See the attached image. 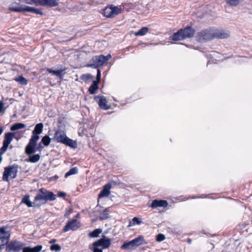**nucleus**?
I'll return each mask as SVG.
<instances>
[{"instance_id": "f257e3e1", "label": "nucleus", "mask_w": 252, "mask_h": 252, "mask_svg": "<svg viewBox=\"0 0 252 252\" xmlns=\"http://www.w3.org/2000/svg\"><path fill=\"white\" fill-rule=\"evenodd\" d=\"M24 244L17 241H11L6 246L5 250L8 252H18L23 250V252H40L42 246L38 245L34 248L30 247H24Z\"/></svg>"}, {"instance_id": "f03ea898", "label": "nucleus", "mask_w": 252, "mask_h": 252, "mask_svg": "<svg viewBox=\"0 0 252 252\" xmlns=\"http://www.w3.org/2000/svg\"><path fill=\"white\" fill-rule=\"evenodd\" d=\"M53 139L57 142L63 143L71 148L77 147L76 142L67 137L63 130L61 129L57 130L54 134Z\"/></svg>"}, {"instance_id": "7ed1b4c3", "label": "nucleus", "mask_w": 252, "mask_h": 252, "mask_svg": "<svg viewBox=\"0 0 252 252\" xmlns=\"http://www.w3.org/2000/svg\"><path fill=\"white\" fill-rule=\"evenodd\" d=\"M56 199V195L51 191L47 190L44 188H41L39 189L37 195L35 196L34 201H44L45 204L48 201H53Z\"/></svg>"}, {"instance_id": "20e7f679", "label": "nucleus", "mask_w": 252, "mask_h": 252, "mask_svg": "<svg viewBox=\"0 0 252 252\" xmlns=\"http://www.w3.org/2000/svg\"><path fill=\"white\" fill-rule=\"evenodd\" d=\"M111 57V55L108 54L107 56L101 55L99 56H94L91 61L90 63L87 65L88 67H91L94 68H96L99 66H102L104 63L107 62Z\"/></svg>"}, {"instance_id": "39448f33", "label": "nucleus", "mask_w": 252, "mask_h": 252, "mask_svg": "<svg viewBox=\"0 0 252 252\" xmlns=\"http://www.w3.org/2000/svg\"><path fill=\"white\" fill-rule=\"evenodd\" d=\"M18 165L14 164L4 168L2 175V180L5 181H8L9 178L14 179L17 176Z\"/></svg>"}, {"instance_id": "423d86ee", "label": "nucleus", "mask_w": 252, "mask_h": 252, "mask_svg": "<svg viewBox=\"0 0 252 252\" xmlns=\"http://www.w3.org/2000/svg\"><path fill=\"white\" fill-rule=\"evenodd\" d=\"M10 9L16 12H29L36 14L43 15V13L39 9L26 5H22L19 7L12 6L10 8Z\"/></svg>"}, {"instance_id": "0eeeda50", "label": "nucleus", "mask_w": 252, "mask_h": 252, "mask_svg": "<svg viewBox=\"0 0 252 252\" xmlns=\"http://www.w3.org/2000/svg\"><path fill=\"white\" fill-rule=\"evenodd\" d=\"M214 36V32L211 30H202L197 33L198 40L200 42L212 40Z\"/></svg>"}, {"instance_id": "6e6552de", "label": "nucleus", "mask_w": 252, "mask_h": 252, "mask_svg": "<svg viewBox=\"0 0 252 252\" xmlns=\"http://www.w3.org/2000/svg\"><path fill=\"white\" fill-rule=\"evenodd\" d=\"M38 140V137L32 136L28 144L26 146L25 148V153L26 155L30 156L33 154L36 151H37L35 146Z\"/></svg>"}, {"instance_id": "1a4fd4ad", "label": "nucleus", "mask_w": 252, "mask_h": 252, "mask_svg": "<svg viewBox=\"0 0 252 252\" xmlns=\"http://www.w3.org/2000/svg\"><path fill=\"white\" fill-rule=\"evenodd\" d=\"M14 137V134L12 132H7L4 135V140L2 143V146L0 149L1 150V153L4 154L8 147L9 145L11 143L12 141L13 138Z\"/></svg>"}, {"instance_id": "9d476101", "label": "nucleus", "mask_w": 252, "mask_h": 252, "mask_svg": "<svg viewBox=\"0 0 252 252\" xmlns=\"http://www.w3.org/2000/svg\"><path fill=\"white\" fill-rule=\"evenodd\" d=\"M81 226V223L76 219L69 220L63 229V232H67L70 230H75Z\"/></svg>"}, {"instance_id": "9b49d317", "label": "nucleus", "mask_w": 252, "mask_h": 252, "mask_svg": "<svg viewBox=\"0 0 252 252\" xmlns=\"http://www.w3.org/2000/svg\"><path fill=\"white\" fill-rule=\"evenodd\" d=\"M111 245V239L106 238L105 236L100 239L94 242L93 246L101 247L102 249H108Z\"/></svg>"}, {"instance_id": "f8f14e48", "label": "nucleus", "mask_w": 252, "mask_h": 252, "mask_svg": "<svg viewBox=\"0 0 252 252\" xmlns=\"http://www.w3.org/2000/svg\"><path fill=\"white\" fill-rule=\"evenodd\" d=\"M94 99L96 101L99 107L103 110H108L110 107L107 104V101L105 97L102 95H96L94 97Z\"/></svg>"}, {"instance_id": "ddd939ff", "label": "nucleus", "mask_w": 252, "mask_h": 252, "mask_svg": "<svg viewBox=\"0 0 252 252\" xmlns=\"http://www.w3.org/2000/svg\"><path fill=\"white\" fill-rule=\"evenodd\" d=\"M5 227L0 228V240L2 243L7 244L10 236V232Z\"/></svg>"}, {"instance_id": "4468645a", "label": "nucleus", "mask_w": 252, "mask_h": 252, "mask_svg": "<svg viewBox=\"0 0 252 252\" xmlns=\"http://www.w3.org/2000/svg\"><path fill=\"white\" fill-rule=\"evenodd\" d=\"M60 66H62L61 65H60ZM58 68H59V69L57 70H53V69H52L51 68H47L46 69V70L49 73H52L54 75H55L57 76H58L60 78V79L61 80H62V79H63V78L65 73V71L67 70V68L65 67H61V68H59L58 67Z\"/></svg>"}, {"instance_id": "2eb2a0df", "label": "nucleus", "mask_w": 252, "mask_h": 252, "mask_svg": "<svg viewBox=\"0 0 252 252\" xmlns=\"http://www.w3.org/2000/svg\"><path fill=\"white\" fill-rule=\"evenodd\" d=\"M180 30L183 31L182 33L184 39L193 37L195 33V30L190 27H187L185 29H180Z\"/></svg>"}, {"instance_id": "dca6fc26", "label": "nucleus", "mask_w": 252, "mask_h": 252, "mask_svg": "<svg viewBox=\"0 0 252 252\" xmlns=\"http://www.w3.org/2000/svg\"><path fill=\"white\" fill-rule=\"evenodd\" d=\"M168 205V203L166 200L155 199L152 201L150 207L152 208H155L158 207H166Z\"/></svg>"}, {"instance_id": "f3484780", "label": "nucleus", "mask_w": 252, "mask_h": 252, "mask_svg": "<svg viewBox=\"0 0 252 252\" xmlns=\"http://www.w3.org/2000/svg\"><path fill=\"white\" fill-rule=\"evenodd\" d=\"M111 188V185L110 184H107L105 185L102 189V190L101 191L100 193L98 195V198H102L104 197H107L108 196V195L110 193V189Z\"/></svg>"}, {"instance_id": "a211bd4d", "label": "nucleus", "mask_w": 252, "mask_h": 252, "mask_svg": "<svg viewBox=\"0 0 252 252\" xmlns=\"http://www.w3.org/2000/svg\"><path fill=\"white\" fill-rule=\"evenodd\" d=\"M43 128V124L41 123L36 124L32 131V136H37L39 139V134L42 133Z\"/></svg>"}, {"instance_id": "6ab92c4d", "label": "nucleus", "mask_w": 252, "mask_h": 252, "mask_svg": "<svg viewBox=\"0 0 252 252\" xmlns=\"http://www.w3.org/2000/svg\"><path fill=\"white\" fill-rule=\"evenodd\" d=\"M229 32L224 31H218L214 32V38H218L220 39H224L229 36Z\"/></svg>"}, {"instance_id": "aec40b11", "label": "nucleus", "mask_w": 252, "mask_h": 252, "mask_svg": "<svg viewBox=\"0 0 252 252\" xmlns=\"http://www.w3.org/2000/svg\"><path fill=\"white\" fill-rule=\"evenodd\" d=\"M122 250H132L136 248L132 241L124 243L121 247Z\"/></svg>"}, {"instance_id": "412c9836", "label": "nucleus", "mask_w": 252, "mask_h": 252, "mask_svg": "<svg viewBox=\"0 0 252 252\" xmlns=\"http://www.w3.org/2000/svg\"><path fill=\"white\" fill-rule=\"evenodd\" d=\"M43 6H48L50 7L57 6L59 5L58 1L59 0H43Z\"/></svg>"}, {"instance_id": "4be33fe9", "label": "nucleus", "mask_w": 252, "mask_h": 252, "mask_svg": "<svg viewBox=\"0 0 252 252\" xmlns=\"http://www.w3.org/2000/svg\"><path fill=\"white\" fill-rule=\"evenodd\" d=\"M132 241L136 248L143 244L146 243V242H145L144 236L142 235L139 236L138 237L135 238Z\"/></svg>"}, {"instance_id": "5701e85b", "label": "nucleus", "mask_w": 252, "mask_h": 252, "mask_svg": "<svg viewBox=\"0 0 252 252\" xmlns=\"http://www.w3.org/2000/svg\"><path fill=\"white\" fill-rule=\"evenodd\" d=\"M182 31H183L179 30L177 32L174 33L171 37V39L173 41H179L184 39L182 33Z\"/></svg>"}, {"instance_id": "b1692460", "label": "nucleus", "mask_w": 252, "mask_h": 252, "mask_svg": "<svg viewBox=\"0 0 252 252\" xmlns=\"http://www.w3.org/2000/svg\"><path fill=\"white\" fill-rule=\"evenodd\" d=\"M29 157L26 159V161L31 163H35L38 161L40 158V156L39 154L31 155L29 156Z\"/></svg>"}, {"instance_id": "393cba45", "label": "nucleus", "mask_w": 252, "mask_h": 252, "mask_svg": "<svg viewBox=\"0 0 252 252\" xmlns=\"http://www.w3.org/2000/svg\"><path fill=\"white\" fill-rule=\"evenodd\" d=\"M29 199L30 196L29 195H26L23 198L22 202L26 204L29 207H31L33 206H34L35 202L34 201L33 203H32L30 201Z\"/></svg>"}, {"instance_id": "a878e982", "label": "nucleus", "mask_w": 252, "mask_h": 252, "mask_svg": "<svg viewBox=\"0 0 252 252\" xmlns=\"http://www.w3.org/2000/svg\"><path fill=\"white\" fill-rule=\"evenodd\" d=\"M98 83H95V82H92V84L90 86L89 89V92L90 94H93L96 93V91L98 90Z\"/></svg>"}, {"instance_id": "bb28decb", "label": "nucleus", "mask_w": 252, "mask_h": 252, "mask_svg": "<svg viewBox=\"0 0 252 252\" xmlns=\"http://www.w3.org/2000/svg\"><path fill=\"white\" fill-rule=\"evenodd\" d=\"M103 14H104V16H105L107 18L114 17L111 6L106 7L104 9Z\"/></svg>"}, {"instance_id": "cd10ccee", "label": "nucleus", "mask_w": 252, "mask_h": 252, "mask_svg": "<svg viewBox=\"0 0 252 252\" xmlns=\"http://www.w3.org/2000/svg\"><path fill=\"white\" fill-rule=\"evenodd\" d=\"M109 208H107L103 211L101 213L99 218V220H104L108 219L110 216L108 214Z\"/></svg>"}, {"instance_id": "c85d7f7f", "label": "nucleus", "mask_w": 252, "mask_h": 252, "mask_svg": "<svg viewBox=\"0 0 252 252\" xmlns=\"http://www.w3.org/2000/svg\"><path fill=\"white\" fill-rule=\"evenodd\" d=\"M102 232L101 228H97L94 229L93 231L89 233V236L91 238H96L99 236V234Z\"/></svg>"}, {"instance_id": "c756f323", "label": "nucleus", "mask_w": 252, "mask_h": 252, "mask_svg": "<svg viewBox=\"0 0 252 252\" xmlns=\"http://www.w3.org/2000/svg\"><path fill=\"white\" fill-rule=\"evenodd\" d=\"M26 125L22 123H16L14 124L10 128L11 131H15L25 127Z\"/></svg>"}, {"instance_id": "7c9ffc66", "label": "nucleus", "mask_w": 252, "mask_h": 252, "mask_svg": "<svg viewBox=\"0 0 252 252\" xmlns=\"http://www.w3.org/2000/svg\"><path fill=\"white\" fill-rule=\"evenodd\" d=\"M149 31V29L147 27H143L140 29L137 32L135 33L136 36H142L146 34Z\"/></svg>"}, {"instance_id": "2f4dec72", "label": "nucleus", "mask_w": 252, "mask_h": 252, "mask_svg": "<svg viewBox=\"0 0 252 252\" xmlns=\"http://www.w3.org/2000/svg\"><path fill=\"white\" fill-rule=\"evenodd\" d=\"M78 169L77 167H75L72 168L65 174L64 177L67 178L70 175L76 174L78 173Z\"/></svg>"}, {"instance_id": "473e14b6", "label": "nucleus", "mask_w": 252, "mask_h": 252, "mask_svg": "<svg viewBox=\"0 0 252 252\" xmlns=\"http://www.w3.org/2000/svg\"><path fill=\"white\" fill-rule=\"evenodd\" d=\"M110 6L113 12L114 17L121 13L122 9L121 8L114 6L113 5H111Z\"/></svg>"}, {"instance_id": "72a5a7b5", "label": "nucleus", "mask_w": 252, "mask_h": 252, "mask_svg": "<svg viewBox=\"0 0 252 252\" xmlns=\"http://www.w3.org/2000/svg\"><path fill=\"white\" fill-rule=\"evenodd\" d=\"M142 223L140 219L137 217H134L132 219V222H129L128 226H133L135 224L140 225Z\"/></svg>"}, {"instance_id": "f704fd0d", "label": "nucleus", "mask_w": 252, "mask_h": 252, "mask_svg": "<svg viewBox=\"0 0 252 252\" xmlns=\"http://www.w3.org/2000/svg\"><path fill=\"white\" fill-rule=\"evenodd\" d=\"M51 142V138L48 135H45L42 137L41 143L45 146H48Z\"/></svg>"}, {"instance_id": "c9c22d12", "label": "nucleus", "mask_w": 252, "mask_h": 252, "mask_svg": "<svg viewBox=\"0 0 252 252\" xmlns=\"http://www.w3.org/2000/svg\"><path fill=\"white\" fill-rule=\"evenodd\" d=\"M15 80L19 82L22 85H26L28 83V80L22 76H19L18 77L16 78Z\"/></svg>"}, {"instance_id": "e433bc0d", "label": "nucleus", "mask_w": 252, "mask_h": 252, "mask_svg": "<svg viewBox=\"0 0 252 252\" xmlns=\"http://www.w3.org/2000/svg\"><path fill=\"white\" fill-rule=\"evenodd\" d=\"M50 249L52 251H55L56 252H58L61 250V247L58 244H54L51 246Z\"/></svg>"}, {"instance_id": "4c0bfd02", "label": "nucleus", "mask_w": 252, "mask_h": 252, "mask_svg": "<svg viewBox=\"0 0 252 252\" xmlns=\"http://www.w3.org/2000/svg\"><path fill=\"white\" fill-rule=\"evenodd\" d=\"M165 237L162 234L159 233L157 235L156 240L158 242H161V241H163L164 240H165Z\"/></svg>"}, {"instance_id": "58836bf2", "label": "nucleus", "mask_w": 252, "mask_h": 252, "mask_svg": "<svg viewBox=\"0 0 252 252\" xmlns=\"http://www.w3.org/2000/svg\"><path fill=\"white\" fill-rule=\"evenodd\" d=\"M31 1L33 2V4L36 6H43V0H31Z\"/></svg>"}, {"instance_id": "ea45409f", "label": "nucleus", "mask_w": 252, "mask_h": 252, "mask_svg": "<svg viewBox=\"0 0 252 252\" xmlns=\"http://www.w3.org/2000/svg\"><path fill=\"white\" fill-rule=\"evenodd\" d=\"M101 78V71L100 69H98L97 70V75H96V80L94 81L93 82H95V83H99L100 81Z\"/></svg>"}, {"instance_id": "a19ab883", "label": "nucleus", "mask_w": 252, "mask_h": 252, "mask_svg": "<svg viewBox=\"0 0 252 252\" xmlns=\"http://www.w3.org/2000/svg\"><path fill=\"white\" fill-rule=\"evenodd\" d=\"M18 0V2H13L12 3L11 5L8 8V9L10 10V11H13L12 10H11L10 9V8L12 6L13 7H20V6H17L16 5H20V0Z\"/></svg>"}, {"instance_id": "79ce46f5", "label": "nucleus", "mask_w": 252, "mask_h": 252, "mask_svg": "<svg viewBox=\"0 0 252 252\" xmlns=\"http://www.w3.org/2000/svg\"><path fill=\"white\" fill-rule=\"evenodd\" d=\"M4 103L3 100H0V113L3 112V110H5V108H4Z\"/></svg>"}, {"instance_id": "37998d69", "label": "nucleus", "mask_w": 252, "mask_h": 252, "mask_svg": "<svg viewBox=\"0 0 252 252\" xmlns=\"http://www.w3.org/2000/svg\"><path fill=\"white\" fill-rule=\"evenodd\" d=\"M99 247L93 246V252H103L102 249H99Z\"/></svg>"}, {"instance_id": "c03bdc74", "label": "nucleus", "mask_w": 252, "mask_h": 252, "mask_svg": "<svg viewBox=\"0 0 252 252\" xmlns=\"http://www.w3.org/2000/svg\"><path fill=\"white\" fill-rule=\"evenodd\" d=\"M42 143H41V142L38 144V146L36 148V149L37 151H39L40 150V149H42L43 148V146H42Z\"/></svg>"}, {"instance_id": "a18cd8bd", "label": "nucleus", "mask_w": 252, "mask_h": 252, "mask_svg": "<svg viewBox=\"0 0 252 252\" xmlns=\"http://www.w3.org/2000/svg\"><path fill=\"white\" fill-rule=\"evenodd\" d=\"M65 195H66V193L63 192H60L58 193V196L61 197H64V196H65Z\"/></svg>"}, {"instance_id": "49530a36", "label": "nucleus", "mask_w": 252, "mask_h": 252, "mask_svg": "<svg viewBox=\"0 0 252 252\" xmlns=\"http://www.w3.org/2000/svg\"><path fill=\"white\" fill-rule=\"evenodd\" d=\"M5 244H6L5 243H3L2 245H0V251H2L3 249H4Z\"/></svg>"}, {"instance_id": "de8ad7c7", "label": "nucleus", "mask_w": 252, "mask_h": 252, "mask_svg": "<svg viewBox=\"0 0 252 252\" xmlns=\"http://www.w3.org/2000/svg\"><path fill=\"white\" fill-rule=\"evenodd\" d=\"M26 2L28 4H33V2L31 1V0H27Z\"/></svg>"}, {"instance_id": "09e8293b", "label": "nucleus", "mask_w": 252, "mask_h": 252, "mask_svg": "<svg viewBox=\"0 0 252 252\" xmlns=\"http://www.w3.org/2000/svg\"><path fill=\"white\" fill-rule=\"evenodd\" d=\"M3 128L1 126H0V135L1 134L3 131Z\"/></svg>"}, {"instance_id": "8fccbe9b", "label": "nucleus", "mask_w": 252, "mask_h": 252, "mask_svg": "<svg viewBox=\"0 0 252 252\" xmlns=\"http://www.w3.org/2000/svg\"><path fill=\"white\" fill-rule=\"evenodd\" d=\"M56 241V239H52L51 240H50V243H54Z\"/></svg>"}, {"instance_id": "3c124183", "label": "nucleus", "mask_w": 252, "mask_h": 252, "mask_svg": "<svg viewBox=\"0 0 252 252\" xmlns=\"http://www.w3.org/2000/svg\"><path fill=\"white\" fill-rule=\"evenodd\" d=\"M188 242L189 243V244H190L191 243V240L190 239H188Z\"/></svg>"}, {"instance_id": "603ef678", "label": "nucleus", "mask_w": 252, "mask_h": 252, "mask_svg": "<svg viewBox=\"0 0 252 252\" xmlns=\"http://www.w3.org/2000/svg\"><path fill=\"white\" fill-rule=\"evenodd\" d=\"M53 178H54L55 179H58V176L56 175V176H54Z\"/></svg>"}, {"instance_id": "864d4df0", "label": "nucleus", "mask_w": 252, "mask_h": 252, "mask_svg": "<svg viewBox=\"0 0 252 252\" xmlns=\"http://www.w3.org/2000/svg\"><path fill=\"white\" fill-rule=\"evenodd\" d=\"M9 148H10V149H12L13 148V146L12 145H10Z\"/></svg>"}, {"instance_id": "5fc2aeb1", "label": "nucleus", "mask_w": 252, "mask_h": 252, "mask_svg": "<svg viewBox=\"0 0 252 252\" xmlns=\"http://www.w3.org/2000/svg\"><path fill=\"white\" fill-rule=\"evenodd\" d=\"M87 76L88 77V78H89V77H90V75H89V74H87Z\"/></svg>"}]
</instances>
